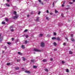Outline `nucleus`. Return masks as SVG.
I'll return each mask as SVG.
<instances>
[{
  "mask_svg": "<svg viewBox=\"0 0 75 75\" xmlns=\"http://www.w3.org/2000/svg\"><path fill=\"white\" fill-rule=\"evenodd\" d=\"M40 46L42 47H45V43L43 42H42L41 43Z\"/></svg>",
  "mask_w": 75,
  "mask_h": 75,
  "instance_id": "nucleus-1",
  "label": "nucleus"
},
{
  "mask_svg": "<svg viewBox=\"0 0 75 75\" xmlns=\"http://www.w3.org/2000/svg\"><path fill=\"white\" fill-rule=\"evenodd\" d=\"M34 51H36V52H40L41 51V50H39L37 49H34Z\"/></svg>",
  "mask_w": 75,
  "mask_h": 75,
  "instance_id": "nucleus-2",
  "label": "nucleus"
},
{
  "mask_svg": "<svg viewBox=\"0 0 75 75\" xmlns=\"http://www.w3.org/2000/svg\"><path fill=\"white\" fill-rule=\"evenodd\" d=\"M18 17V15H16L15 16L13 17V18L14 19H17Z\"/></svg>",
  "mask_w": 75,
  "mask_h": 75,
  "instance_id": "nucleus-3",
  "label": "nucleus"
},
{
  "mask_svg": "<svg viewBox=\"0 0 75 75\" xmlns=\"http://www.w3.org/2000/svg\"><path fill=\"white\" fill-rule=\"evenodd\" d=\"M1 34H0V42H1V41H2V39H3V37H1Z\"/></svg>",
  "mask_w": 75,
  "mask_h": 75,
  "instance_id": "nucleus-4",
  "label": "nucleus"
},
{
  "mask_svg": "<svg viewBox=\"0 0 75 75\" xmlns=\"http://www.w3.org/2000/svg\"><path fill=\"white\" fill-rule=\"evenodd\" d=\"M25 72L26 73H28V74H30V72L29 71H25Z\"/></svg>",
  "mask_w": 75,
  "mask_h": 75,
  "instance_id": "nucleus-5",
  "label": "nucleus"
},
{
  "mask_svg": "<svg viewBox=\"0 0 75 75\" xmlns=\"http://www.w3.org/2000/svg\"><path fill=\"white\" fill-rule=\"evenodd\" d=\"M18 54H19V55H22V53H21L20 52H18Z\"/></svg>",
  "mask_w": 75,
  "mask_h": 75,
  "instance_id": "nucleus-6",
  "label": "nucleus"
},
{
  "mask_svg": "<svg viewBox=\"0 0 75 75\" xmlns=\"http://www.w3.org/2000/svg\"><path fill=\"white\" fill-rule=\"evenodd\" d=\"M57 38L55 37H53L52 38V40H56Z\"/></svg>",
  "mask_w": 75,
  "mask_h": 75,
  "instance_id": "nucleus-7",
  "label": "nucleus"
},
{
  "mask_svg": "<svg viewBox=\"0 0 75 75\" xmlns=\"http://www.w3.org/2000/svg\"><path fill=\"white\" fill-rule=\"evenodd\" d=\"M44 70L46 72H48V69H44Z\"/></svg>",
  "mask_w": 75,
  "mask_h": 75,
  "instance_id": "nucleus-8",
  "label": "nucleus"
},
{
  "mask_svg": "<svg viewBox=\"0 0 75 75\" xmlns=\"http://www.w3.org/2000/svg\"><path fill=\"white\" fill-rule=\"evenodd\" d=\"M31 62H33V63H34V62H35V60H31Z\"/></svg>",
  "mask_w": 75,
  "mask_h": 75,
  "instance_id": "nucleus-9",
  "label": "nucleus"
},
{
  "mask_svg": "<svg viewBox=\"0 0 75 75\" xmlns=\"http://www.w3.org/2000/svg\"><path fill=\"white\" fill-rule=\"evenodd\" d=\"M71 40L72 41H74L75 40H74V38H71Z\"/></svg>",
  "mask_w": 75,
  "mask_h": 75,
  "instance_id": "nucleus-10",
  "label": "nucleus"
},
{
  "mask_svg": "<svg viewBox=\"0 0 75 75\" xmlns=\"http://www.w3.org/2000/svg\"><path fill=\"white\" fill-rule=\"evenodd\" d=\"M6 4V6H7V7H9L10 6V5H9L8 4Z\"/></svg>",
  "mask_w": 75,
  "mask_h": 75,
  "instance_id": "nucleus-11",
  "label": "nucleus"
},
{
  "mask_svg": "<svg viewBox=\"0 0 75 75\" xmlns=\"http://www.w3.org/2000/svg\"><path fill=\"white\" fill-rule=\"evenodd\" d=\"M38 20H39V17L37 18L36 20V21H38Z\"/></svg>",
  "mask_w": 75,
  "mask_h": 75,
  "instance_id": "nucleus-12",
  "label": "nucleus"
},
{
  "mask_svg": "<svg viewBox=\"0 0 75 75\" xmlns=\"http://www.w3.org/2000/svg\"><path fill=\"white\" fill-rule=\"evenodd\" d=\"M46 19L47 20H50V18H48V17H46Z\"/></svg>",
  "mask_w": 75,
  "mask_h": 75,
  "instance_id": "nucleus-13",
  "label": "nucleus"
},
{
  "mask_svg": "<svg viewBox=\"0 0 75 75\" xmlns=\"http://www.w3.org/2000/svg\"><path fill=\"white\" fill-rule=\"evenodd\" d=\"M56 39L57 40H60V38H59V37L57 38Z\"/></svg>",
  "mask_w": 75,
  "mask_h": 75,
  "instance_id": "nucleus-14",
  "label": "nucleus"
},
{
  "mask_svg": "<svg viewBox=\"0 0 75 75\" xmlns=\"http://www.w3.org/2000/svg\"><path fill=\"white\" fill-rule=\"evenodd\" d=\"M22 48L23 49H24V48H25V46H24V45H22Z\"/></svg>",
  "mask_w": 75,
  "mask_h": 75,
  "instance_id": "nucleus-15",
  "label": "nucleus"
},
{
  "mask_svg": "<svg viewBox=\"0 0 75 75\" xmlns=\"http://www.w3.org/2000/svg\"><path fill=\"white\" fill-rule=\"evenodd\" d=\"M69 54H72V52L71 51H69Z\"/></svg>",
  "mask_w": 75,
  "mask_h": 75,
  "instance_id": "nucleus-16",
  "label": "nucleus"
},
{
  "mask_svg": "<svg viewBox=\"0 0 75 75\" xmlns=\"http://www.w3.org/2000/svg\"><path fill=\"white\" fill-rule=\"evenodd\" d=\"M43 62H47V60L45 59H44L43 60Z\"/></svg>",
  "mask_w": 75,
  "mask_h": 75,
  "instance_id": "nucleus-17",
  "label": "nucleus"
},
{
  "mask_svg": "<svg viewBox=\"0 0 75 75\" xmlns=\"http://www.w3.org/2000/svg\"><path fill=\"white\" fill-rule=\"evenodd\" d=\"M16 13H17V12H16V11H14V14H15V15H17L16 14Z\"/></svg>",
  "mask_w": 75,
  "mask_h": 75,
  "instance_id": "nucleus-18",
  "label": "nucleus"
},
{
  "mask_svg": "<svg viewBox=\"0 0 75 75\" xmlns=\"http://www.w3.org/2000/svg\"><path fill=\"white\" fill-rule=\"evenodd\" d=\"M37 67L35 66H33V68H37Z\"/></svg>",
  "mask_w": 75,
  "mask_h": 75,
  "instance_id": "nucleus-19",
  "label": "nucleus"
},
{
  "mask_svg": "<svg viewBox=\"0 0 75 75\" xmlns=\"http://www.w3.org/2000/svg\"><path fill=\"white\" fill-rule=\"evenodd\" d=\"M54 46H55L57 45V43H56L54 42Z\"/></svg>",
  "mask_w": 75,
  "mask_h": 75,
  "instance_id": "nucleus-20",
  "label": "nucleus"
},
{
  "mask_svg": "<svg viewBox=\"0 0 75 75\" xmlns=\"http://www.w3.org/2000/svg\"><path fill=\"white\" fill-rule=\"evenodd\" d=\"M43 35L42 34H40L39 35V37H42Z\"/></svg>",
  "mask_w": 75,
  "mask_h": 75,
  "instance_id": "nucleus-21",
  "label": "nucleus"
},
{
  "mask_svg": "<svg viewBox=\"0 0 75 75\" xmlns=\"http://www.w3.org/2000/svg\"><path fill=\"white\" fill-rule=\"evenodd\" d=\"M7 65H10V63H8L6 64Z\"/></svg>",
  "mask_w": 75,
  "mask_h": 75,
  "instance_id": "nucleus-22",
  "label": "nucleus"
},
{
  "mask_svg": "<svg viewBox=\"0 0 75 75\" xmlns=\"http://www.w3.org/2000/svg\"><path fill=\"white\" fill-rule=\"evenodd\" d=\"M28 31V30L27 29H26L25 30L24 32H25V33H26Z\"/></svg>",
  "mask_w": 75,
  "mask_h": 75,
  "instance_id": "nucleus-23",
  "label": "nucleus"
},
{
  "mask_svg": "<svg viewBox=\"0 0 75 75\" xmlns=\"http://www.w3.org/2000/svg\"><path fill=\"white\" fill-rule=\"evenodd\" d=\"M5 22H2V24H5Z\"/></svg>",
  "mask_w": 75,
  "mask_h": 75,
  "instance_id": "nucleus-24",
  "label": "nucleus"
},
{
  "mask_svg": "<svg viewBox=\"0 0 75 75\" xmlns=\"http://www.w3.org/2000/svg\"><path fill=\"white\" fill-rule=\"evenodd\" d=\"M27 40H25V44H27Z\"/></svg>",
  "mask_w": 75,
  "mask_h": 75,
  "instance_id": "nucleus-25",
  "label": "nucleus"
},
{
  "mask_svg": "<svg viewBox=\"0 0 75 75\" xmlns=\"http://www.w3.org/2000/svg\"><path fill=\"white\" fill-rule=\"evenodd\" d=\"M7 43L8 44V45H11V42H8Z\"/></svg>",
  "mask_w": 75,
  "mask_h": 75,
  "instance_id": "nucleus-26",
  "label": "nucleus"
},
{
  "mask_svg": "<svg viewBox=\"0 0 75 75\" xmlns=\"http://www.w3.org/2000/svg\"><path fill=\"white\" fill-rule=\"evenodd\" d=\"M61 15L62 17H64V14H63V13H62Z\"/></svg>",
  "mask_w": 75,
  "mask_h": 75,
  "instance_id": "nucleus-27",
  "label": "nucleus"
},
{
  "mask_svg": "<svg viewBox=\"0 0 75 75\" xmlns=\"http://www.w3.org/2000/svg\"><path fill=\"white\" fill-rule=\"evenodd\" d=\"M23 61H25V59L24 57H23Z\"/></svg>",
  "mask_w": 75,
  "mask_h": 75,
  "instance_id": "nucleus-28",
  "label": "nucleus"
},
{
  "mask_svg": "<svg viewBox=\"0 0 75 75\" xmlns=\"http://www.w3.org/2000/svg\"><path fill=\"white\" fill-rule=\"evenodd\" d=\"M58 11H57V10H55V13H58Z\"/></svg>",
  "mask_w": 75,
  "mask_h": 75,
  "instance_id": "nucleus-29",
  "label": "nucleus"
},
{
  "mask_svg": "<svg viewBox=\"0 0 75 75\" xmlns=\"http://www.w3.org/2000/svg\"><path fill=\"white\" fill-rule=\"evenodd\" d=\"M40 13H41V12L40 11H39V12L38 13V14H39V15H40Z\"/></svg>",
  "mask_w": 75,
  "mask_h": 75,
  "instance_id": "nucleus-30",
  "label": "nucleus"
},
{
  "mask_svg": "<svg viewBox=\"0 0 75 75\" xmlns=\"http://www.w3.org/2000/svg\"><path fill=\"white\" fill-rule=\"evenodd\" d=\"M62 64H64L65 63V62L63 61H62Z\"/></svg>",
  "mask_w": 75,
  "mask_h": 75,
  "instance_id": "nucleus-31",
  "label": "nucleus"
},
{
  "mask_svg": "<svg viewBox=\"0 0 75 75\" xmlns=\"http://www.w3.org/2000/svg\"><path fill=\"white\" fill-rule=\"evenodd\" d=\"M16 70H18V69H19V68L17 67L16 68Z\"/></svg>",
  "mask_w": 75,
  "mask_h": 75,
  "instance_id": "nucleus-32",
  "label": "nucleus"
},
{
  "mask_svg": "<svg viewBox=\"0 0 75 75\" xmlns=\"http://www.w3.org/2000/svg\"><path fill=\"white\" fill-rule=\"evenodd\" d=\"M63 45H66V43L64 42V43L63 44Z\"/></svg>",
  "mask_w": 75,
  "mask_h": 75,
  "instance_id": "nucleus-33",
  "label": "nucleus"
},
{
  "mask_svg": "<svg viewBox=\"0 0 75 75\" xmlns=\"http://www.w3.org/2000/svg\"><path fill=\"white\" fill-rule=\"evenodd\" d=\"M66 72H69V71H68V69H67L66 70Z\"/></svg>",
  "mask_w": 75,
  "mask_h": 75,
  "instance_id": "nucleus-34",
  "label": "nucleus"
},
{
  "mask_svg": "<svg viewBox=\"0 0 75 75\" xmlns=\"http://www.w3.org/2000/svg\"><path fill=\"white\" fill-rule=\"evenodd\" d=\"M54 35H56L57 33H54Z\"/></svg>",
  "mask_w": 75,
  "mask_h": 75,
  "instance_id": "nucleus-35",
  "label": "nucleus"
},
{
  "mask_svg": "<svg viewBox=\"0 0 75 75\" xmlns=\"http://www.w3.org/2000/svg\"><path fill=\"white\" fill-rule=\"evenodd\" d=\"M17 62H20V59H18L17 60Z\"/></svg>",
  "mask_w": 75,
  "mask_h": 75,
  "instance_id": "nucleus-36",
  "label": "nucleus"
},
{
  "mask_svg": "<svg viewBox=\"0 0 75 75\" xmlns=\"http://www.w3.org/2000/svg\"><path fill=\"white\" fill-rule=\"evenodd\" d=\"M50 15H52L53 14V13H50Z\"/></svg>",
  "mask_w": 75,
  "mask_h": 75,
  "instance_id": "nucleus-37",
  "label": "nucleus"
},
{
  "mask_svg": "<svg viewBox=\"0 0 75 75\" xmlns=\"http://www.w3.org/2000/svg\"><path fill=\"white\" fill-rule=\"evenodd\" d=\"M5 20L6 21H8V19H6Z\"/></svg>",
  "mask_w": 75,
  "mask_h": 75,
  "instance_id": "nucleus-38",
  "label": "nucleus"
},
{
  "mask_svg": "<svg viewBox=\"0 0 75 75\" xmlns=\"http://www.w3.org/2000/svg\"><path fill=\"white\" fill-rule=\"evenodd\" d=\"M73 35H74L73 34H71V37H73Z\"/></svg>",
  "mask_w": 75,
  "mask_h": 75,
  "instance_id": "nucleus-39",
  "label": "nucleus"
},
{
  "mask_svg": "<svg viewBox=\"0 0 75 75\" xmlns=\"http://www.w3.org/2000/svg\"><path fill=\"white\" fill-rule=\"evenodd\" d=\"M28 35H26V38H28Z\"/></svg>",
  "mask_w": 75,
  "mask_h": 75,
  "instance_id": "nucleus-40",
  "label": "nucleus"
},
{
  "mask_svg": "<svg viewBox=\"0 0 75 75\" xmlns=\"http://www.w3.org/2000/svg\"><path fill=\"white\" fill-rule=\"evenodd\" d=\"M38 1L39 2H41V0H38Z\"/></svg>",
  "mask_w": 75,
  "mask_h": 75,
  "instance_id": "nucleus-41",
  "label": "nucleus"
},
{
  "mask_svg": "<svg viewBox=\"0 0 75 75\" xmlns=\"http://www.w3.org/2000/svg\"><path fill=\"white\" fill-rule=\"evenodd\" d=\"M13 26H11L10 27V28H13Z\"/></svg>",
  "mask_w": 75,
  "mask_h": 75,
  "instance_id": "nucleus-42",
  "label": "nucleus"
},
{
  "mask_svg": "<svg viewBox=\"0 0 75 75\" xmlns=\"http://www.w3.org/2000/svg\"><path fill=\"white\" fill-rule=\"evenodd\" d=\"M69 4H73V3H72V2H69Z\"/></svg>",
  "mask_w": 75,
  "mask_h": 75,
  "instance_id": "nucleus-43",
  "label": "nucleus"
},
{
  "mask_svg": "<svg viewBox=\"0 0 75 75\" xmlns=\"http://www.w3.org/2000/svg\"><path fill=\"white\" fill-rule=\"evenodd\" d=\"M40 4H42V5H43V3L42 2L40 3Z\"/></svg>",
  "mask_w": 75,
  "mask_h": 75,
  "instance_id": "nucleus-44",
  "label": "nucleus"
},
{
  "mask_svg": "<svg viewBox=\"0 0 75 75\" xmlns=\"http://www.w3.org/2000/svg\"><path fill=\"white\" fill-rule=\"evenodd\" d=\"M52 5L53 6H54V2L53 3Z\"/></svg>",
  "mask_w": 75,
  "mask_h": 75,
  "instance_id": "nucleus-45",
  "label": "nucleus"
},
{
  "mask_svg": "<svg viewBox=\"0 0 75 75\" xmlns=\"http://www.w3.org/2000/svg\"><path fill=\"white\" fill-rule=\"evenodd\" d=\"M11 31L13 32L14 31V30H13V29H12L11 30Z\"/></svg>",
  "mask_w": 75,
  "mask_h": 75,
  "instance_id": "nucleus-46",
  "label": "nucleus"
},
{
  "mask_svg": "<svg viewBox=\"0 0 75 75\" xmlns=\"http://www.w3.org/2000/svg\"><path fill=\"white\" fill-rule=\"evenodd\" d=\"M14 40V38H12V41H13V40Z\"/></svg>",
  "mask_w": 75,
  "mask_h": 75,
  "instance_id": "nucleus-47",
  "label": "nucleus"
},
{
  "mask_svg": "<svg viewBox=\"0 0 75 75\" xmlns=\"http://www.w3.org/2000/svg\"><path fill=\"white\" fill-rule=\"evenodd\" d=\"M47 13H49V11H48V10H47Z\"/></svg>",
  "mask_w": 75,
  "mask_h": 75,
  "instance_id": "nucleus-48",
  "label": "nucleus"
},
{
  "mask_svg": "<svg viewBox=\"0 0 75 75\" xmlns=\"http://www.w3.org/2000/svg\"><path fill=\"white\" fill-rule=\"evenodd\" d=\"M5 49H7V47L5 46Z\"/></svg>",
  "mask_w": 75,
  "mask_h": 75,
  "instance_id": "nucleus-49",
  "label": "nucleus"
},
{
  "mask_svg": "<svg viewBox=\"0 0 75 75\" xmlns=\"http://www.w3.org/2000/svg\"><path fill=\"white\" fill-rule=\"evenodd\" d=\"M52 60H53V59H52V58L50 59V61H52Z\"/></svg>",
  "mask_w": 75,
  "mask_h": 75,
  "instance_id": "nucleus-50",
  "label": "nucleus"
},
{
  "mask_svg": "<svg viewBox=\"0 0 75 75\" xmlns=\"http://www.w3.org/2000/svg\"><path fill=\"white\" fill-rule=\"evenodd\" d=\"M62 7H64V4H63V5H62Z\"/></svg>",
  "mask_w": 75,
  "mask_h": 75,
  "instance_id": "nucleus-51",
  "label": "nucleus"
},
{
  "mask_svg": "<svg viewBox=\"0 0 75 75\" xmlns=\"http://www.w3.org/2000/svg\"><path fill=\"white\" fill-rule=\"evenodd\" d=\"M29 15H27V17H29Z\"/></svg>",
  "mask_w": 75,
  "mask_h": 75,
  "instance_id": "nucleus-52",
  "label": "nucleus"
},
{
  "mask_svg": "<svg viewBox=\"0 0 75 75\" xmlns=\"http://www.w3.org/2000/svg\"><path fill=\"white\" fill-rule=\"evenodd\" d=\"M54 51H57V49H54Z\"/></svg>",
  "mask_w": 75,
  "mask_h": 75,
  "instance_id": "nucleus-53",
  "label": "nucleus"
},
{
  "mask_svg": "<svg viewBox=\"0 0 75 75\" xmlns=\"http://www.w3.org/2000/svg\"><path fill=\"white\" fill-rule=\"evenodd\" d=\"M63 4H64V5L65 4V2H63Z\"/></svg>",
  "mask_w": 75,
  "mask_h": 75,
  "instance_id": "nucleus-54",
  "label": "nucleus"
},
{
  "mask_svg": "<svg viewBox=\"0 0 75 75\" xmlns=\"http://www.w3.org/2000/svg\"><path fill=\"white\" fill-rule=\"evenodd\" d=\"M73 1L74 2H75V0H73Z\"/></svg>",
  "mask_w": 75,
  "mask_h": 75,
  "instance_id": "nucleus-55",
  "label": "nucleus"
},
{
  "mask_svg": "<svg viewBox=\"0 0 75 75\" xmlns=\"http://www.w3.org/2000/svg\"><path fill=\"white\" fill-rule=\"evenodd\" d=\"M67 40H68V39L67 38H65Z\"/></svg>",
  "mask_w": 75,
  "mask_h": 75,
  "instance_id": "nucleus-56",
  "label": "nucleus"
},
{
  "mask_svg": "<svg viewBox=\"0 0 75 75\" xmlns=\"http://www.w3.org/2000/svg\"><path fill=\"white\" fill-rule=\"evenodd\" d=\"M7 1L8 2L9 1V0H7Z\"/></svg>",
  "mask_w": 75,
  "mask_h": 75,
  "instance_id": "nucleus-57",
  "label": "nucleus"
},
{
  "mask_svg": "<svg viewBox=\"0 0 75 75\" xmlns=\"http://www.w3.org/2000/svg\"><path fill=\"white\" fill-rule=\"evenodd\" d=\"M45 1H47V0H45Z\"/></svg>",
  "mask_w": 75,
  "mask_h": 75,
  "instance_id": "nucleus-58",
  "label": "nucleus"
},
{
  "mask_svg": "<svg viewBox=\"0 0 75 75\" xmlns=\"http://www.w3.org/2000/svg\"><path fill=\"white\" fill-rule=\"evenodd\" d=\"M69 22H70V21H69Z\"/></svg>",
  "mask_w": 75,
  "mask_h": 75,
  "instance_id": "nucleus-59",
  "label": "nucleus"
},
{
  "mask_svg": "<svg viewBox=\"0 0 75 75\" xmlns=\"http://www.w3.org/2000/svg\"><path fill=\"white\" fill-rule=\"evenodd\" d=\"M3 52H4V51H3Z\"/></svg>",
  "mask_w": 75,
  "mask_h": 75,
  "instance_id": "nucleus-60",
  "label": "nucleus"
}]
</instances>
